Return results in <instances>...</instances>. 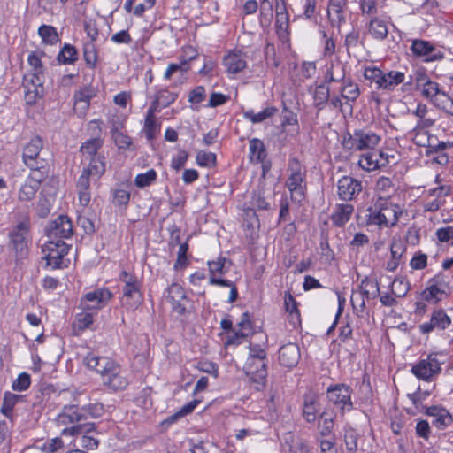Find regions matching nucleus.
<instances>
[{"instance_id": "46", "label": "nucleus", "mask_w": 453, "mask_h": 453, "mask_svg": "<svg viewBox=\"0 0 453 453\" xmlns=\"http://www.w3.org/2000/svg\"><path fill=\"white\" fill-rule=\"evenodd\" d=\"M319 403L314 395H305L303 408V416L309 423H313L318 418Z\"/></svg>"}, {"instance_id": "45", "label": "nucleus", "mask_w": 453, "mask_h": 453, "mask_svg": "<svg viewBox=\"0 0 453 453\" xmlns=\"http://www.w3.org/2000/svg\"><path fill=\"white\" fill-rule=\"evenodd\" d=\"M76 189L80 205L87 207L91 200L90 180L80 175L76 182Z\"/></svg>"}, {"instance_id": "11", "label": "nucleus", "mask_w": 453, "mask_h": 453, "mask_svg": "<svg viewBox=\"0 0 453 453\" xmlns=\"http://www.w3.org/2000/svg\"><path fill=\"white\" fill-rule=\"evenodd\" d=\"M290 15L284 0L276 3L275 5V33L280 42L287 48H290Z\"/></svg>"}, {"instance_id": "28", "label": "nucleus", "mask_w": 453, "mask_h": 453, "mask_svg": "<svg viewBox=\"0 0 453 453\" xmlns=\"http://www.w3.org/2000/svg\"><path fill=\"white\" fill-rule=\"evenodd\" d=\"M46 56L44 50L36 49L32 50L27 58L29 66L28 73L25 76L44 78L46 68L42 63V58Z\"/></svg>"}, {"instance_id": "54", "label": "nucleus", "mask_w": 453, "mask_h": 453, "mask_svg": "<svg viewBox=\"0 0 453 453\" xmlns=\"http://www.w3.org/2000/svg\"><path fill=\"white\" fill-rule=\"evenodd\" d=\"M79 55L73 45L65 43L57 56V59L63 65H73L78 60Z\"/></svg>"}, {"instance_id": "17", "label": "nucleus", "mask_w": 453, "mask_h": 453, "mask_svg": "<svg viewBox=\"0 0 453 453\" xmlns=\"http://www.w3.org/2000/svg\"><path fill=\"white\" fill-rule=\"evenodd\" d=\"M351 393L350 387L344 384H337L328 388L326 395L332 403L344 412L345 411H349L353 407Z\"/></svg>"}, {"instance_id": "23", "label": "nucleus", "mask_w": 453, "mask_h": 453, "mask_svg": "<svg viewBox=\"0 0 453 453\" xmlns=\"http://www.w3.org/2000/svg\"><path fill=\"white\" fill-rule=\"evenodd\" d=\"M81 308L82 311L75 315L72 323V332L74 336H80L87 329H90L97 315V312L90 309V305H84Z\"/></svg>"}, {"instance_id": "40", "label": "nucleus", "mask_w": 453, "mask_h": 453, "mask_svg": "<svg viewBox=\"0 0 453 453\" xmlns=\"http://www.w3.org/2000/svg\"><path fill=\"white\" fill-rule=\"evenodd\" d=\"M104 173L105 157L102 155L90 157L88 166L82 169L81 175L85 176L89 180L90 178H96L98 180Z\"/></svg>"}, {"instance_id": "47", "label": "nucleus", "mask_w": 453, "mask_h": 453, "mask_svg": "<svg viewBox=\"0 0 453 453\" xmlns=\"http://www.w3.org/2000/svg\"><path fill=\"white\" fill-rule=\"evenodd\" d=\"M278 112V109L275 106H267L259 112H254L252 110L243 112L245 119L250 121L252 124L262 123L267 119L273 117Z\"/></svg>"}, {"instance_id": "41", "label": "nucleus", "mask_w": 453, "mask_h": 453, "mask_svg": "<svg viewBox=\"0 0 453 453\" xmlns=\"http://www.w3.org/2000/svg\"><path fill=\"white\" fill-rule=\"evenodd\" d=\"M365 221L368 226H377L380 228L386 227V222L383 219L382 205L379 196L373 203L366 210Z\"/></svg>"}, {"instance_id": "53", "label": "nucleus", "mask_w": 453, "mask_h": 453, "mask_svg": "<svg viewBox=\"0 0 453 453\" xmlns=\"http://www.w3.org/2000/svg\"><path fill=\"white\" fill-rule=\"evenodd\" d=\"M430 102L443 111L453 114V99L441 88Z\"/></svg>"}, {"instance_id": "20", "label": "nucleus", "mask_w": 453, "mask_h": 453, "mask_svg": "<svg viewBox=\"0 0 453 453\" xmlns=\"http://www.w3.org/2000/svg\"><path fill=\"white\" fill-rule=\"evenodd\" d=\"M113 296L112 292L107 288H99L88 292L81 299V306L90 305V309L96 312L106 306Z\"/></svg>"}, {"instance_id": "9", "label": "nucleus", "mask_w": 453, "mask_h": 453, "mask_svg": "<svg viewBox=\"0 0 453 453\" xmlns=\"http://www.w3.org/2000/svg\"><path fill=\"white\" fill-rule=\"evenodd\" d=\"M410 50L414 58L426 64L444 58V54L436 48L434 43L424 39H411Z\"/></svg>"}, {"instance_id": "29", "label": "nucleus", "mask_w": 453, "mask_h": 453, "mask_svg": "<svg viewBox=\"0 0 453 453\" xmlns=\"http://www.w3.org/2000/svg\"><path fill=\"white\" fill-rule=\"evenodd\" d=\"M426 414L434 418L433 425L439 430H444L453 423L451 413L441 405L427 407Z\"/></svg>"}, {"instance_id": "15", "label": "nucleus", "mask_w": 453, "mask_h": 453, "mask_svg": "<svg viewBox=\"0 0 453 453\" xmlns=\"http://www.w3.org/2000/svg\"><path fill=\"white\" fill-rule=\"evenodd\" d=\"M388 164V156L383 150L378 149L365 151L360 155L357 162L358 166L365 172L379 170Z\"/></svg>"}, {"instance_id": "14", "label": "nucleus", "mask_w": 453, "mask_h": 453, "mask_svg": "<svg viewBox=\"0 0 453 453\" xmlns=\"http://www.w3.org/2000/svg\"><path fill=\"white\" fill-rule=\"evenodd\" d=\"M413 76L416 89L419 90L421 96L429 101H431L441 89L440 84L429 77L424 67L416 69Z\"/></svg>"}, {"instance_id": "18", "label": "nucleus", "mask_w": 453, "mask_h": 453, "mask_svg": "<svg viewBox=\"0 0 453 453\" xmlns=\"http://www.w3.org/2000/svg\"><path fill=\"white\" fill-rule=\"evenodd\" d=\"M73 234V226L71 219L66 215H59L50 222L46 229L49 239H69Z\"/></svg>"}, {"instance_id": "4", "label": "nucleus", "mask_w": 453, "mask_h": 453, "mask_svg": "<svg viewBox=\"0 0 453 453\" xmlns=\"http://www.w3.org/2000/svg\"><path fill=\"white\" fill-rule=\"evenodd\" d=\"M119 280L124 284L119 298L120 306L127 312L134 311L143 301L142 281L134 273L126 270L120 272Z\"/></svg>"}, {"instance_id": "31", "label": "nucleus", "mask_w": 453, "mask_h": 453, "mask_svg": "<svg viewBox=\"0 0 453 453\" xmlns=\"http://www.w3.org/2000/svg\"><path fill=\"white\" fill-rule=\"evenodd\" d=\"M354 206L350 203H336L330 214V220L335 227H344L351 219Z\"/></svg>"}, {"instance_id": "26", "label": "nucleus", "mask_w": 453, "mask_h": 453, "mask_svg": "<svg viewBox=\"0 0 453 453\" xmlns=\"http://www.w3.org/2000/svg\"><path fill=\"white\" fill-rule=\"evenodd\" d=\"M348 0H328L327 17L333 27L338 29L345 23V12Z\"/></svg>"}, {"instance_id": "38", "label": "nucleus", "mask_w": 453, "mask_h": 453, "mask_svg": "<svg viewBox=\"0 0 453 453\" xmlns=\"http://www.w3.org/2000/svg\"><path fill=\"white\" fill-rule=\"evenodd\" d=\"M226 258L223 256H219L214 260H208L206 265L209 270V284L211 286H217V283H213L215 280H228L227 279L222 278L226 273Z\"/></svg>"}, {"instance_id": "57", "label": "nucleus", "mask_w": 453, "mask_h": 453, "mask_svg": "<svg viewBox=\"0 0 453 453\" xmlns=\"http://www.w3.org/2000/svg\"><path fill=\"white\" fill-rule=\"evenodd\" d=\"M319 35L323 42V50L322 57L323 58H331L334 55L336 50V39L334 36V34L329 35L324 28L319 29Z\"/></svg>"}, {"instance_id": "33", "label": "nucleus", "mask_w": 453, "mask_h": 453, "mask_svg": "<svg viewBox=\"0 0 453 453\" xmlns=\"http://www.w3.org/2000/svg\"><path fill=\"white\" fill-rule=\"evenodd\" d=\"M300 359L299 347L296 343L289 342L280 347L279 350V361L282 366L294 367Z\"/></svg>"}, {"instance_id": "13", "label": "nucleus", "mask_w": 453, "mask_h": 453, "mask_svg": "<svg viewBox=\"0 0 453 453\" xmlns=\"http://www.w3.org/2000/svg\"><path fill=\"white\" fill-rule=\"evenodd\" d=\"M165 298L171 304L173 312L178 315H184L187 311V303L189 299L185 288L179 283L173 282L165 290Z\"/></svg>"}, {"instance_id": "27", "label": "nucleus", "mask_w": 453, "mask_h": 453, "mask_svg": "<svg viewBox=\"0 0 453 453\" xmlns=\"http://www.w3.org/2000/svg\"><path fill=\"white\" fill-rule=\"evenodd\" d=\"M372 16V17L367 23L368 34L376 41H384L388 35V24L390 20V17Z\"/></svg>"}, {"instance_id": "8", "label": "nucleus", "mask_w": 453, "mask_h": 453, "mask_svg": "<svg viewBox=\"0 0 453 453\" xmlns=\"http://www.w3.org/2000/svg\"><path fill=\"white\" fill-rule=\"evenodd\" d=\"M451 186L447 184L425 190L420 196L423 212L438 211L446 203V198L451 194Z\"/></svg>"}, {"instance_id": "42", "label": "nucleus", "mask_w": 453, "mask_h": 453, "mask_svg": "<svg viewBox=\"0 0 453 453\" xmlns=\"http://www.w3.org/2000/svg\"><path fill=\"white\" fill-rule=\"evenodd\" d=\"M27 233L28 228L25 223L18 224L11 232V242L16 252L22 254L27 250L26 236Z\"/></svg>"}, {"instance_id": "55", "label": "nucleus", "mask_w": 453, "mask_h": 453, "mask_svg": "<svg viewBox=\"0 0 453 453\" xmlns=\"http://www.w3.org/2000/svg\"><path fill=\"white\" fill-rule=\"evenodd\" d=\"M330 96V90L325 84L317 85L313 92V104L319 110L324 109L326 104L328 103Z\"/></svg>"}, {"instance_id": "35", "label": "nucleus", "mask_w": 453, "mask_h": 453, "mask_svg": "<svg viewBox=\"0 0 453 453\" xmlns=\"http://www.w3.org/2000/svg\"><path fill=\"white\" fill-rule=\"evenodd\" d=\"M405 81V73L401 71L391 70L387 73L383 72L380 82L377 90L391 92L395 89L397 86L403 83Z\"/></svg>"}, {"instance_id": "48", "label": "nucleus", "mask_w": 453, "mask_h": 453, "mask_svg": "<svg viewBox=\"0 0 453 453\" xmlns=\"http://www.w3.org/2000/svg\"><path fill=\"white\" fill-rule=\"evenodd\" d=\"M341 96L347 102L354 103L360 96V89L357 83L350 78L342 82Z\"/></svg>"}, {"instance_id": "51", "label": "nucleus", "mask_w": 453, "mask_h": 453, "mask_svg": "<svg viewBox=\"0 0 453 453\" xmlns=\"http://www.w3.org/2000/svg\"><path fill=\"white\" fill-rule=\"evenodd\" d=\"M22 399L21 395L6 391L4 394L0 412L6 418H12L15 405Z\"/></svg>"}, {"instance_id": "56", "label": "nucleus", "mask_w": 453, "mask_h": 453, "mask_svg": "<svg viewBox=\"0 0 453 453\" xmlns=\"http://www.w3.org/2000/svg\"><path fill=\"white\" fill-rule=\"evenodd\" d=\"M38 35L42 42L46 45H55L59 41L56 27L50 25H41L38 28Z\"/></svg>"}, {"instance_id": "5", "label": "nucleus", "mask_w": 453, "mask_h": 453, "mask_svg": "<svg viewBox=\"0 0 453 453\" xmlns=\"http://www.w3.org/2000/svg\"><path fill=\"white\" fill-rule=\"evenodd\" d=\"M57 421L62 426L72 425L62 430L61 434L65 436H73L95 429L94 423H81L85 421L84 414L81 406L78 405L65 406L61 413L58 414Z\"/></svg>"}, {"instance_id": "49", "label": "nucleus", "mask_w": 453, "mask_h": 453, "mask_svg": "<svg viewBox=\"0 0 453 453\" xmlns=\"http://www.w3.org/2000/svg\"><path fill=\"white\" fill-rule=\"evenodd\" d=\"M104 141L101 137H93L81 143L80 152L83 157H96L102 156L98 150L102 148Z\"/></svg>"}, {"instance_id": "22", "label": "nucleus", "mask_w": 453, "mask_h": 453, "mask_svg": "<svg viewBox=\"0 0 453 453\" xmlns=\"http://www.w3.org/2000/svg\"><path fill=\"white\" fill-rule=\"evenodd\" d=\"M44 78L23 76L24 99L27 104L35 105L43 94Z\"/></svg>"}, {"instance_id": "2", "label": "nucleus", "mask_w": 453, "mask_h": 453, "mask_svg": "<svg viewBox=\"0 0 453 453\" xmlns=\"http://www.w3.org/2000/svg\"><path fill=\"white\" fill-rule=\"evenodd\" d=\"M284 186L291 202L302 205L307 197V168L296 157L288 158Z\"/></svg>"}, {"instance_id": "43", "label": "nucleus", "mask_w": 453, "mask_h": 453, "mask_svg": "<svg viewBox=\"0 0 453 453\" xmlns=\"http://www.w3.org/2000/svg\"><path fill=\"white\" fill-rule=\"evenodd\" d=\"M156 112V111L150 108L146 112L142 130L149 141L154 140L160 133L161 124L157 122Z\"/></svg>"}, {"instance_id": "34", "label": "nucleus", "mask_w": 453, "mask_h": 453, "mask_svg": "<svg viewBox=\"0 0 453 453\" xmlns=\"http://www.w3.org/2000/svg\"><path fill=\"white\" fill-rule=\"evenodd\" d=\"M283 299L284 308L288 313L289 324H291L295 328L300 326L302 323V318L297 301L295 299L290 291H286L284 293Z\"/></svg>"}, {"instance_id": "19", "label": "nucleus", "mask_w": 453, "mask_h": 453, "mask_svg": "<svg viewBox=\"0 0 453 453\" xmlns=\"http://www.w3.org/2000/svg\"><path fill=\"white\" fill-rule=\"evenodd\" d=\"M249 159L250 163L262 165L263 176L271 170L272 163L267 159L265 145L258 138H252L249 141Z\"/></svg>"}, {"instance_id": "36", "label": "nucleus", "mask_w": 453, "mask_h": 453, "mask_svg": "<svg viewBox=\"0 0 453 453\" xmlns=\"http://www.w3.org/2000/svg\"><path fill=\"white\" fill-rule=\"evenodd\" d=\"M346 76V65L340 60L339 58H335L331 60L329 66H327L325 73V82H342L345 81Z\"/></svg>"}, {"instance_id": "59", "label": "nucleus", "mask_w": 453, "mask_h": 453, "mask_svg": "<svg viewBox=\"0 0 453 453\" xmlns=\"http://www.w3.org/2000/svg\"><path fill=\"white\" fill-rule=\"evenodd\" d=\"M39 189L40 188L38 186L36 187V185L26 179L19 189L18 199L20 202L32 201L35 197Z\"/></svg>"}, {"instance_id": "30", "label": "nucleus", "mask_w": 453, "mask_h": 453, "mask_svg": "<svg viewBox=\"0 0 453 453\" xmlns=\"http://www.w3.org/2000/svg\"><path fill=\"white\" fill-rule=\"evenodd\" d=\"M43 148V141L39 135H35L25 145L22 153V160L25 165L34 166L38 160L41 150Z\"/></svg>"}, {"instance_id": "3", "label": "nucleus", "mask_w": 453, "mask_h": 453, "mask_svg": "<svg viewBox=\"0 0 453 453\" xmlns=\"http://www.w3.org/2000/svg\"><path fill=\"white\" fill-rule=\"evenodd\" d=\"M267 353L258 344L250 346V353L244 365L248 383L257 391L263 390L267 381V367L265 359Z\"/></svg>"}, {"instance_id": "50", "label": "nucleus", "mask_w": 453, "mask_h": 453, "mask_svg": "<svg viewBox=\"0 0 453 453\" xmlns=\"http://www.w3.org/2000/svg\"><path fill=\"white\" fill-rule=\"evenodd\" d=\"M405 247L401 242H394L390 247L391 258L387 262L386 270L395 272L401 262Z\"/></svg>"}, {"instance_id": "7", "label": "nucleus", "mask_w": 453, "mask_h": 453, "mask_svg": "<svg viewBox=\"0 0 453 453\" xmlns=\"http://www.w3.org/2000/svg\"><path fill=\"white\" fill-rule=\"evenodd\" d=\"M70 249L71 246L63 240L49 239L42 247L47 265L52 270L67 267L69 260L65 263V257L69 253Z\"/></svg>"}, {"instance_id": "52", "label": "nucleus", "mask_w": 453, "mask_h": 453, "mask_svg": "<svg viewBox=\"0 0 453 453\" xmlns=\"http://www.w3.org/2000/svg\"><path fill=\"white\" fill-rule=\"evenodd\" d=\"M358 288L362 295L366 296L367 299L375 298L380 293L378 281L367 276L361 280Z\"/></svg>"}, {"instance_id": "12", "label": "nucleus", "mask_w": 453, "mask_h": 453, "mask_svg": "<svg viewBox=\"0 0 453 453\" xmlns=\"http://www.w3.org/2000/svg\"><path fill=\"white\" fill-rule=\"evenodd\" d=\"M452 324L451 318L443 308H434L430 313L429 319L418 326V331L421 334H429L437 331H445Z\"/></svg>"}, {"instance_id": "6", "label": "nucleus", "mask_w": 453, "mask_h": 453, "mask_svg": "<svg viewBox=\"0 0 453 453\" xmlns=\"http://www.w3.org/2000/svg\"><path fill=\"white\" fill-rule=\"evenodd\" d=\"M381 137L368 128L354 129L353 133L348 132L342 139V144L344 150L351 152L368 151L376 149Z\"/></svg>"}, {"instance_id": "64", "label": "nucleus", "mask_w": 453, "mask_h": 453, "mask_svg": "<svg viewBox=\"0 0 453 453\" xmlns=\"http://www.w3.org/2000/svg\"><path fill=\"white\" fill-rule=\"evenodd\" d=\"M196 163L200 167L212 168L217 165V156L213 152L199 150L196 156Z\"/></svg>"}, {"instance_id": "25", "label": "nucleus", "mask_w": 453, "mask_h": 453, "mask_svg": "<svg viewBox=\"0 0 453 453\" xmlns=\"http://www.w3.org/2000/svg\"><path fill=\"white\" fill-rule=\"evenodd\" d=\"M379 198L382 205V213L386 222V227L396 225L403 213V208L399 204L394 203L389 196H379Z\"/></svg>"}, {"instance_id": "61", "label": "nucleus", "mask_w": 453, "mask_h": 453, "mask_svg": "<svg viewBox=\"0 0 453 453\" xmlns=\"http://www.w3.org/2000/svg\"><path fill=\"white\" fill-rule=\"evenodd\" d=\"M334 426V414L331 411H323L319 416V428L321 435L331 434Z\"/></svg>"}, {"instance_id": "37", "label": "nucleus", "mask_w": 453, "mask_h": 453, "mask_svg": "<svg viewBox=\"0 0 453 453\" xmlns=\"http://www.w3.org/2000/svg\"><path fill=\"white\" fill-rule=\"evenodd\" d=\"M178 98L176 92L171 91L167 88L158 89L154 96V99L150 106V109L159 111L160 109L168 107Z\"/></svg>"}, {"instance_id": "58", "label": "nucleus", "mask_w": 453, "mask_h": 453, "mask_svg": "<svg viewBox=\"0 0 453 453\" xmlns=\"http://www.w3.org/2000/svg\"><path fill=\"white\" fill-rule=\"evenodd\" d=\"M435 288L439 289H442L443 293L447 296H450L452 293V286L450 284V280L448 275H446L442 272H438L432 278L427 280Z\"/></svg>"}, {"instance_id": "39", "label": "nucleus", "mask_w": 453, "mask_h": 453, "mask_svg": "<svg viewBox=\"0 0 453 453\" xmlns=\"http://www.w3.org/2000/svg\"><path fill=\"white\" fill-rule=\"evenodd\" d=\"M30 169L28 176L26 178L33 184L41 188L42 183L48 178L50 166L44 159L34 164V166H27Z\"/></svg>"}, {"instance_id": "32", "label": "nucleus", "mask_w": 453, "mask_h": 453, "mask_svg": "<svg viewBox=\"0 0 453 453\" xmlns=\"http://www.w3.org/2000/svg\"><path fill=\"white\" fill-rule=\"evenodd\" d=\"M172 238L174 239L176 243H179L177 257L173 264V269L175 271L184 270L190 264V261L188 257V249H189L188 241H189L190 237L188 236L187 238L186 242L180 243V229L176 228L172 233Z\"/></svg>"}, {"instance_id": "62", "label": "nucleus", "mask_w": 453, "mask_h": 453, "mask_svg": "<svg viewBox=\"0 0 453 453\" xmlns=\"http://www.w3.org/2000/svg\"><path fill=\"white\" fill-rule=\"evenodd\" d=\"M436 119L430 116L418 119L417 124L411 130L413 139H417L419 135H428L427 129L432 127L435 124Z\"/></svg>"}, {"instance_id": "63", "label": "nucleus", "mask_w": 453, "mask_h": 453, "mask_svg": "<svg viewBox=\"0 0 453 453\" xmlns=\"http://www.w3.org/2000/svg\"><path fill=\"white\" fill-rule=\"evenodd\" d=\"M157 178V173L154 169H150L145 173H138L134 178V184L139 188H144L153 184Z\"/></svg>"}, {"instance_id": "1", "label": "nucleus", "mask_w": 453, "mask_h": 453, "mask_svg": "<svg viewBox=\"0 0 453 453\" xmlns=\"http://www.w3.org/2000/svg\"><path fill=\"white\" fill-rule=\"evenodd\" d=\"M85 363L89 369L95 370L102 377L104 386L116 391L125 389L129 381L123 374L121 366L113 359L88 353Z\"/></svg>"}, {"instance_id": "10", "label": "nucleus", "mask_w": 453, "mask_h": 453, "mask_svg": "<svg viewBox=\"0 0 453 453\" xmlns=\"http://www.w3.org/2000/svg\"><path fill=\"white\" fill-rule=\"evenodd\" d=\"M441 372V363L436 354L430 353L426 358L418 360L411 368V372L418 380L431 382Z\"/></svg>"}, {"instance_id": "24", "label": "nucleus", "mask_w": 453, "mask_h": 453, "mask_svg": "<svg viewBox=\"0 0 453 453\" xmlns=\"http://www.w3.org/2000/svg\"><path fill=\"white\" fill-rule=\"evenodd\" d=\"M96 96V91L92 86H84L74 93V111L80 116H85L90 107V101Z\"/></svg>"}, {"instance_id": "16", "label": "nucleus", "mask_w": 453, "mask_h": 453, "mask_svg": "<svg viewBox=\"0 0 453 453\" xmlns=\"http://www.w3.org/2000/svg\"><path fill=\"white\" fill-rule=\"evenodd\" d=\"M362 189V182L349 175L342 176L337 181V196L345 202L356 200Z\"/></svg>"}, {"instance_id": "60", "label": "nucleus", "mask_w": 453, "mask_h": 453, "mask_svg": "<svg viewBox=\"0 0 453 453\" xmlns=\"http://www.w3.org/2000/svg\"><path fill=\"white\" fill-rule=\"evenodd\" d=\"M83 59L89 69H96L98 63V50L94 43L90 42L84 45Z\"/></svg>"}, {"instance_id": "44", "label": "nucleus", "mask_w": 453, "mask_h": 453, "mask_svg": "<svg viewBox=\"0 0 453 453\" xmlns=\"http://www.w3.org/2000/svg\"><path fill=\"white\" fill-rule=\"evenodd\" d=\"M449 297V296L443 293L442 289L435 288V286H433L428 281L426 282V288L420 292V298L433 305H438Z\"/></svg>"}, {"instance_id": "21", "label": "nucleus", "mask_w": 453, "mask_h": 453, "mask_svg": "<svg viewBox=\"0 0 453 453\" xmlns=\"http://www.w3.org/2000/svg\"><path fill=\"white\" fill-rule=\"evenodd\" d=\"M246 53L238 49L230 50L223 58L222 65L229 77L234 76L247 67Z\"/></svg>"}]
</instances>
